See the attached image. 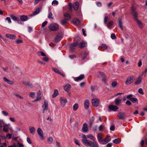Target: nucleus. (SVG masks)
<instances>
[{
	"mask_svg": "<svg viewBox=\"0 0 147 147\" xmlns=\"http://www.w3.org/2000/svg\"><path fill=\"white\" fill-rule=\"evenodd\" d=\"M131 13L134 19L137 23H138V13L136 11V7L133 5L131 9Z\"/></svg>",
	"mask_w": 147,
	"mask_h": 147,
	"instance_id": "nucleus-1",
	"label": "nucleus"
},
{
	"mask_svg": "<svg viewBox=\"0 0 147 147\" xmlns=\"http://www.w3.org/2000/svg\"><path fill=\"white\" fill-rule=\"evenodd\" d=\"M59 26L56 24H52L49 26V28L51 31H55L59 29Z\"/></svg>",
	"mask_w": 147,
	"mask_h": 147,
	"instance_id": "nucleus-2",
	"label": "nucleus"
},
{
	"mask_svg": "<svg viewBox=\"0 0 147 147\" xmlns=\"http://www.w3.org/2000/svg\"><path fill=\"white\" fill-rule=\"evenodd\" d=\"M82 142L85 146H88V145L91 141L87 139L85 135L82 134Z\"/></svg>",
	"mask_w": 147,
	"mask_h": 147,
	"instance_id": "nucleus-3",
	"label": "nucleus"
},
{
	"mask_svg": "<svg viewBox=\"0 0 147 147\" xmlns=\"http://www.w3.org/2000/svg\"><path fill=\"white\" fill-rule=\"evenodd\" d=\"M37 133L40 136V139L42 140H44V138L43 135V132L40 128H38L37 130Z\"/></svg>",
	"mask_w": 147,
	"mask_h": 147,
	"instance_id": "nucleus-4",
	"label": "nucleus"
},
{
	"mask_svg": "<svg viewBox=\"0 0 147 147\" xmlns=\"http://www.w3.org/2000/svg\"><path fill=\"white\" fill-rule=\"evenodd\" d=\"M147 72V68H146L145 71H142L141 74V76H138V84L141 83L142 80V76H145L146 75V73Z\"/></svg>",
	"mask_w": 147,
	"mask_h": 147,
	"instance_id": "nucleus-5",
	"label": "nucleus"
},
{
	"mask_svg": "<svg viewBox=\"0 0 147 147\" xmlns=\"http://www.w3.org/2000/svg\"><path fill=\"white\" fill-rule=\"evenodd\" d=\"M134 78L133 77H129L125 82V84L127 85L131 84L134 82Z\"/></svg>",
	"mask_w": 147,
	"mask_h": 147,
	"instance_id": "nucleus-6",
	"label": "nucleus"
},
{
	"mask_svg": "<svg viewBox=\"0 0 147 147\" xmlns=\"http://www.w3.org/2000/svg\"><path fill=\"white\" fill-rule=\"evenodd\" d=\"M59 100L62 106H65L66 103L67 102V99L62 97L60 98Z\"/></svg>",
	"mask_w": 147,
	"mask_h": 147,
	"instance_id": "nucleus-7",
	"label": "nucleus"
},
{
	"mask_svg": "<svg viewBox=\"0 0 147 147\" xmlns=\"http://www.w3.org/2000/svg\"><path fill=\"white\" fill-rule=\"evenodd\" d=\"M92 105L93 106L96 107L98 106L99 102V100L97 98H93L92 99Z\"/></svg>",
	"mask_w": 147,
	"mask_h": 147,
	"instance_id": "nucleus-8",
	"label": "nucleus"
},
{
	"mask_svg": "<svg viewBox=\"0 0 147 147\" xmlns=\"http://www.w3.org/2000/svg\"><path fill=\"white\" fill-rule=\"evenodd\" d=\"M109 109L110 111H116L118 109V107L115 105H110L109 107Z\"/></svg>",
	"mask_w": 147,
	"mask_h": 147,
	"instance_id": "nucleus-9",
	"label": "nucleus"
},
{
	"mask_svg": "<svg viewBox=\"0 0 147 147\" xmlns=\"http://www.w3.org/2000/svg\"><path fill=\"white\" fill-rule=\"evenodd\" d=\"M111 140V139L110 136H107L106 138L102 140V144H105L109 142Z\"/></svg>",
	"mask_w": 147,
	"mask_h": 147,
	"instance_id": "nucleus-10",
	"label": "nucleus"
},
{
	"mask_svg": "<svg viewBox=\"0 0 147 147\" xmlns=\"http://www.w3.org/2000/svg\"><path fill=\"white\" fill-rule=\"evenodd\" d=\"M82 131L84 133L87 132L88 131V125L86 123H84L83 125L82 128Z\"/></svg>",
	"mask_w": 147,
	"mask_h": 147,
	"instance_id": "nucleus-11",
	"label": "nucleus"
},
{
	"mask_svg": "<svg viewBox=\"0 0 147 147\" xmlns=\"http://www.w3.org/2000/svg\"><path fill=\"white\" fill-rule=\"evenodd\" d=\"M88 146H90L91 147H99L98 144L96 142H93L92 141L89 143Z\"/></svg>",
	"mask_w": 147,
	"mask_h": 147,
	"instance_id": "nucleus-12",
	"label": "nucleus"
},
{
	"mask_svg": "<svg viewBox=\"0 0 147 147\" xmlns=\"http://www.w3.org/2000/svg\"><path fill=\"white\" fill-rule=\"evenodd\" d=\"M62 37L63 35L61 33L57 35L55 38V41L56 42L59 41L62 39Z\"/></svg>",
	"mask_w": 147,
	"mask_h": 147,
	"instance_id": "nucleus-13",
	"label": "nucleus"
},
{
	"mask_svg": "<svg viewBox=\"0 0 147 147\" xmlns=\"http://www.w3.org/2000/svg\"><path fill=\"white\" fill-rule=\"evenodd\" d=\"M84 76L83 74L80 75L79 77L74 78V80L76 82L82 80L84 78Z\"/></svg>",
	"mask_w": 147,
	"mask_h": 147,
	"instance_id": "nucleus-14",
	"label": "nucleus"
},
{
	"mask_svg": "<svg viewBox=\"0 0 147 147\" xmlns=\"http://www.w3.org/2000/svg\"><path fill=\"white\" fill-rule=\"evenodd\" d=\"M53 70L54 71L55 73L61 75L62 76L64 77L65 76L64 74L62 72L59 71L58 69L53 67L52 68Z\"/></svg>",
	"mask_w": 147,
	"mask_h": 147,
	"instance_id": "nucleus-15",
	"label": "nucleus"
},
{
	"mask_svg": "<svg viewBox=\"0 0 147 147\" xmlns=\"http://www.w3.org/2000/svg\"><path fill=\"white\" fill-rule=\"evenodd\" d=\"M118 116L119 119H124L125 118V114L123 112H121L119 113Z\"/></svg>",
	"mask_w": 147,
	"mask_h": 147,
	"instance_id": "nucleus-16",
	"label": "nucleus"
},
{
	"mask_svg": "<svg viewBox=\"0 0 147 147\" xmlns=\"http://www.w3.org/2000/svg\"><path fill=\"white\" fill-rule=\"evenodd\" d=\"M29 129L30 133L32 134H34L35 132L36 129L35 128L33 127H29Z\"/></svg>",
	"mask_w": 147,
	"mask_h": 147,
	"instance_id": "nucleus-17",
	"label": "nucleus"
},
{
	"mask_svg": "<svg viewBox=\"0 0 147 147\" xmlns=\"http://www.w3.org/2000/svg\"><path fill=\"white\" fill-rule=\"evenodd\" d=\"M84 105L85 109H87L88 108L89 105V102L88 100L86 99L85 101Z\"/></svg>",
	"mask_w": 147,
	"mask_h": 147,
	"instance_id": "nucleus-18",
	"label": "nucleus"
},
{
	"mask_svg": "<svg viewBox=\"0 0 147 147\" xmlns=\"http://www.w3.org/2000/svg\"><path fill=\"white\" fill-rule=\"evenodd\" d=\"M6 37L12 39H14L16 38V36L14 34H7L5 35Z\"/></svg>",
	"mask_w": 147,
	"mask_h": 147,
	"instance_id": "nucleus-19",
	"label": "nucleus"
},
{
	"mask_svg": "<svg viewBox=\"0 0 147 147\" xmlns=\"http://www.w3.org/2000/svg\"><path fill=\"white\" fill-rule=\"evenodd\" d=\"M71 85L67 84L64 87V89L66 92H68L71 88Z\"/></svg>",
	"mask_w": 147,
	"mask_h": 147,
	"instance_id": "nucleus-20",
	"label": "nucleus"
},
{
	"mask_svg": "<svg viewBox=\"0 0 147 147\" xmlns=\"http://www.w3.org/2000/svg\"><path fill=\"white\" fill-rule=\"evenodd\" d=\"M79 6V4L78 2H76L74 3L73 5V7L75 10L77 11L78 10Z\"/></svg>",
	"mask_w": 147,
	"mask_h": 147,
	"instance_id": "nucleus-21",
	"label": "nucleus"
},
{
	"mask_svg": "<svg viewBox=\"0 0 147 147\" xmlns=\"http://www.w3.org/2000/svg\"><path fill=\"white\" fill-rule=\"evenodd\" d=\"M20 19L21 21L25 22L28 19V17L25 15H22L20 17Z\"/></svg>",
	"mask_w": 147,
	"mask_h": 147,
	"instance_id": "nucleus-22",
	"label": "nucleus"
},
{
	"mask_svg": "<svg viewBox=\"0 0 147 147\" xmlns=\"http://www.w3.org/2000/svg\"><path fill=\"white\" fill-rule=\"evenodd\" d=\"M40 9L38 7L36 9L35 11L33 12L32 16H35L38 14L40 12Z\"/></svg>",
	"mask_w": 147,
	"mask_h": 147,
	"instance_id": "nucleus-23",
	"label": "nucleus"
},
{
	"mask_svg": "<svg viewBox=\"0 0 147 147\" xmlns=\"http://www.w3.org/2000/svg\"><path fill=\"white\" fill-rule=\"evenodd\" d=\"M64 16L65 17V19L67 20H70L71 18V17L70 16V15L67 13H64Z\"/></svg>",
	"mask_w": 147,
	"mask_h": 147,
	"instance_id": "nucleus-24",
	"label": "nucleus"
},
{
	"mask_svg": "<svg viewBox=\"0 0 147 147\" xmlns=\"http://www.w3.org/2000/svg\"><path fill=\"white\" fill-rule=\"evenodd\" d=\"M3 78L4 80L8 84L11 85L13 84V82L12 81L8 80L5 77H4Z\"/></svg>",
	"mask_w": 147,
	"mask_h": 147,
	"instance_id": "nucleus-25",
	"label": "nucleus"
},
{
	"mask_svg": "<svg viewBox=\"0 0 147 147\" xmlns=\"http://www.w3.org/2000/svg\"><path fill=\"white\" fill-rule=\"evenodd\" d=\"M73 23L76 25H79L80 24V21L76 18H75L73 20Z\"/></svg>",
	"mask_w": 147,
	"mask_h": 147,
	"instance_id": "nucleus-26",
	"label": "nucleus"
},
{
	"mask_svg": "<svg viewBox=\"0 0 147 147\" xmlns=\"http://www.w3.org/2000/svg\"><path fill=\"white\" fill-rule=\"evenodd\" d=\"M87 138L90 139L93 141L95 140V138L91 134H89L87 135Z\"/></svg>",
	"mask_w": 147,
	"mask_h": 147,
	"instance_id": "nucleus-27",
	"label": "nucleus"
},
{
	"mask_svg": "<svg viewBox=\"0 0 147 147\" xmlns=\"http://www.w3.org/2000/svg\"><path fill=\"white\" fill-rule=\"evenodd\" d=\"M113 21H110L108 23L107 27L109 29H111L112 28V26L113 25Z\"/></svg>",
	"mask_w": 147,
	"mask_h": 147,
	"instance_id": "nucleus-28",
	"label": "nucleus"
},
{
	"mask_svg": "<svg viewBox=\"0 0 147 147\" xmlns=\"http://www.w3.org/2000/svg\"><path fill=\"white\" fill-rule=\"evenodd\" d=\"M86 45V43L84 42H80L78 44V47L80 48H82L84 47Z\"/></svg>",
	"mask_w": 147,
	"mask_h": 147,
	"instance_id": "nucleus-29",
	"label": "nucleus"
},
{
	"mask_svg": "<svg viewBox=\"0 0 147 147\" xmlns=\"http://www.w3.org/2000/svg\"><path fill=\"white\" fill-rule=\"evenodd\" d=\"M59 94L58 91L57 90L55 89L54 91V92L52 95V97L55 98Z\"/></svg>",
	"mask_w": 147,
	"mask_h": 147,
	"instance_id": "nucleus-30",
	"label": "nucleus"
},
{
	"mask_svg": "<svg viewBox=\"0 0 147 147\" xmlns=\"http://www.w3.org/2000/svg\"><path fill=\"white\" fill-rule=\"evenodd\" d=\"M82 59H85L87 57V54L86 53L82 52V53L81 55Z\"/></svg>",
	"mask_w": 147,
	"mask_h": 147,
	"instance_id": "nucleus-31",
	"label": "nucleus"
},
{
	"mask_svg": "<svg viewBox=\"0 0 147 147\" xmlns=\"http://www.w3.org/2000/svg\"><path fill=\"white\" fill-rule=\"evenodd\" d=\"M12 19L14 21H16L17 20L18 18L13 14H11L10 16Z\"/></svg>",
	"mask_w": 147,
	"mask_h": 147,
	"instance_id": "nucleus-32",
	"label": "nucleus"
},
{
	"mask_svg": "<svg viewBox=\"0 0 147 147\" xmlns=\"http://www.w3.org/2000/svg\"><path fill=\"white\" fill-rule=\"evenodd\" d=\"M118 20L119 24V27L121 29H122V30H123V28L122 26V21L120 19H119Z\"/></svg>",
	"mask_w": 147,
	"mask_h": 147,
	"instance_id": "nucleus-33",
	"label": "nucleus"
},
{
	"mask_svg": "<svg viewBox=\"0 0 147 147\" xmlns=\"http://www.w3.org/2000/svg\"><path fill=\"white\" fill-rule=\"evenodd\" d=\"M121 102V99H119L118 98H116L115 99V104L117 105H119Z\"/></svg>",
	"mask_w": 147,
	"mask_h": 147,
	"instance_id": "nucleus-34",
	"label": "nucleus"
},
{
	"mask_svg": "<svg viewBox=\"0 0 147 147\" xmlns=\"http://www.w3.org/2000/svg\"><path fill=\"white\" fill-rule=\"evenodd\" d=\"M78 105L77 103H75L73 106V110L75 111L78 108Z\"/></svg>",
	"mask_w": 147,
	"mask_h": 147,
	"instance_id": "nucleus-35",
	"label": "nucleus"
},
{
	"mask_svg": "<svg viewBox=\"0 0 147 147\" xmlns=\"http://www.w3.org/2000/svg\"><path fill=\"white\" fill-rule=\"evenodd\" d=\"M42 107L43 108L42 111V113H44L45 111H47L48 109V107H44V106H42Z\"/></svg>",
	"mask_w": 147,
	"mask_h": 147,
	"instance_id": "nucleus-36",
	"label": "nucleus"
},
{
	"mask_svg": "<svg viewBox=\"0 0 147 147\" xmlns=\"http://www.w3.org/2000/svg\"><path fill=\"white\" fill-rule=\"evenodd\" d=\"M44 107H48L49 106L48 102V101L46 100H45L44 102Z\"/></svg>",
	"mask_w": 147,
	"mask_h": 147,
	"instance_id": "nucleus-37",
	"label": "nucleus"
},
{
	"mask_svg": "<svg viewBox=\"0 0 147 147\" xmlns=\"http://www.w3.org/2000/svg\"><path fill=\"white\" fill-rule=\"evenodd\" d=\"M102 138L101 137L99 136H98V135L97 139H98L99 142L100 143V144H102Z\"/></svg>",
	"mask_w": 147,
	"mask_h": 147,
	"instance_id": "nucleus-38",
	"label": "nucleus"
},
{
	"mask_svg": "<svg viewBox=\"0 0 147 147\" xmlns=\"http://www.w3.org/2000/svg\"><path fill=\"white\" fill-rule=\"evenodd\" d=\"M41 95H37V98L34 101H33V102H35L36 101H37L39 100H40L41 99Z\"/></svg>",
	"mask_w": 147,
	"mask_h": 147,
	"instance_id": "nucleus-39",
	"label": "nucleus"
},
{
	"mask_svg": "<svg viewBox=\"0 0 147 147\" xmlns=\"http://www.w3.org/2000/svg\"><path fill=\"white\" fill-rule=\"evenodd\" d=\"M58 3V1L56 0H53L52 3V5H57Z\"/></svg>",
	"mask_w": 147,
	"mask_h": 147,
	"instance_id": "nucleus-40",
	"label": "nucleus"
},
{
	"mask_svg": "<svg viewBox=\"0 0 147 147\" xmlns=\"http://www.w3.org/2000/svg\"><path fill=\"white\" fill-rule=\"evenodd\" d=\"M53 140V138L51 137L47 139V141L50 144L51 143H52Z\"/></svg>",
	"mask_w": 147,
	"mask_h": 147,
	"instance_id": "nucleus-41",
	"label": "nucleus"
},
{
	"mask_svg": "<svg viewBox=\"0 0 147 147\" xmlns=\"http://www.w3.org/2000/svg\"><path fill=\"white\" fill-rule=\"evenodd\" d=\"M111 37L112 39H115L116 38V37L114 33H112L111 35Z\"/></svg>",
	"mask_w": 147,
	"mask_h": 147,
	"instance_id": "nucleus-42",
	"label": "nucleus"
},
{
	"mask_svg": "<svg viewBox=\"0 0 147 147\" xmlns=\"http://www.w3.org/2000/svg\"><path fill=\"white\" fill-rule=\"evenodd\" d=\"M138 99L137 98H130V100L133 102H137Z\"/></svg>",
	"mask_w": 147,
	"mask_h": 147,
	"instance_id": "nucleus-43",
	"label": "nucleus"
},
{
	"mask_svg": "<svg viewBox=\"0 0 147 147\" xmlns=\"http://www.w3.org/2000/svg\"><path fill=\"white\" fill-rule=\"evenodd\" d=\"M40 54L42 56H46L45 54L42 51L39 52L37 53V54L39 55Z\"/></svg>",
	"mask_w": 147,
	"mask_h": 147,
	"instance_id": "nucleus-44",
	"label": "nucleus"
},
{
	"mask_svg": "<svg viewBox=\"0 0 147 147\" xmlns=\"http://www.w3.org/2000/svg\"><path fill=\"white\" fill-rule=\"evenodd\" d=\"M143 25L142 24L141 22L138 20V27H139L140 28L142 29L143 28Z\"/></svg>",
	"mask_w": 147,
	"mask_h": 147,
	"instance_id": "nucleus-45",
	"label": "nucleus"
},
{
	"mask_svg": "<svg viewBox=\"0 0 147 147\" xmlns=\"http://www.w3.org/2000/svg\"><path fill=\"white\" fill-rule=\"evenodd\" d=\"M2 114L5 116H7L8 115V113L6 111H2Z\"/></svg>",
	"mask_w": 147,
	"mask_h": 147,
	"instance_id": "nucleus-46",
	"label": "nucleus"
},
{
	"mask_svg": "<svg viewBox=\"0 0 147 147\" xmlns=\"http://www.w3.org/2000/svg\"><path fill=\"white\" fill-rule=\"evenodd\" d=\"M67 20L65 19L64 20H62L61 22V25H64L67 22Z\"/></svg>",
	"mask_w": 147,
	"mask_h": 147,
	"instance_id": "nucleus-47",
	"label": "nucleus"
},
{
	"mask_svg": "<svg viewBox=\"0 0 147 147\" xmlns=\"http://www.w3.org/2000/svg\"><path fill=\"white\" fill-rule=\"evenodd\" d=\"M30 96L32 98H34L35 96V93L34 92H30Z\"/></svg>",
	"mask_w": 147,
	"mask_h": 147,
	"instance_id": "nucleus-48",
	"label": "nucleus"
},
{
	"mask_svg": "<svg viewBox=\"0 0 147 147\" xmlns=\"http://www.w3.org/2000/svg\"><path fill=\"white\" fill-rule=\"evenodd\" d=\"M113 142L115 144H118L120 142L117 139H115L113 141Z\"/></svg>",
	"mask_w": 147,
	"mask_h": 147,
	"instance_id": "nucleus-49",
	"label": "nucleus"
},
{
	"mask_svg": "<svg viewBox=\"0 0 147 147\" xmlns=\"http://www.w3.org/2000/svg\"><path fill=\"white\" fill-rule=\"evenodd\" d=\"M138 93L141 95H143L144 93L142 89L141 88H140L138 89Z\"/></svg>",
	"mask_w": 147,
	"mask_h": 147,
	"instance_id": "nucleus-50",
	"label": "nucleus"
},
{
	"mask_svg": "<svg viewBox=\"0 0 147 147\" xmlns=\"http://www.w3.org/2000/svg\"><path fill=\"white\" fill-rule=\"evenodd\" d=\"M71 45V46H73L75 47L77 45H78V43L77 42H75L72 44Z\"/></svg>",
	"mask_w": 147,
	"mask_h": 147,
	"instance_id": "nucleus-51",
	"label": "nucleus"
},
{
	"mask_svg": "<svg viewBox=\"0 0 147 147\" xmlns=\"http://www.w3.org/2000/svg\"><path fill=\"white\" fill-rule=\"evenodd\" d=\"M53 14L51 12H49V15L48 16V18L49 19H53V18L52 17Z\"/></svg>",
	"mask_w": 147,
	"mask_h": 147,
	"instance_id": "nucleus-52",
	"label": "nucleus"
},
{
	"mask_svg": "<svg viewBox=\"0 0 147 147\" xmlns=\"http://www.w3.org/2000/svg\"><path fill=\"white\" fill-rule=\"evenodd\" d=\"M74 142H75V143L76 144V145H78L79 146H80V142H79V141L78 140L75 139L74 140Z\"/></svg>",
	"mask_w": 147,
	"mask_h": 147,
	"instance_id": "nucleus-53",
	"label": "nucleus"
},
{
	"mask_svg": "<svg viewBox=\"0 0 147 147\" xmlns=\"http://www.w3.org/2000/svg\"><path fill=\"white\" fill-rule=\"evenodd\" d=\"M101 47L102 48H103L105 49H107V46L105 44H102L101 45Z\"/></svg>",
	"mask_w": 147,
	"mask_h": 147,
	"instance_id": "nucleus-54",
	"label": "nucleus"
},
{
	"mask_svg": "<svg viewBox=\"0 0 147 147\" xmlns=\"http://www.w3.org/2000/svg\"><path fill=\"white\" fill-rule=\"evenodd\" d=\"M111 85L113 87H115L117 85V82H112Z\"/></svg>",
	"mask_w": 147,
	"mask_h": 147,
	"instance_id": "nucleus-55",
	"label": "nucleus"
},
{
	"mask_svg": "<svg viewBox=\"0 0 147 147\" xmlns=\"http://www.w3.org/2000/svg\"><path fill=\"white\" fill-rule=\"evenodd\" d=\"M100 75L103 78L105 77V75L104 73L101 72H98Z\"/></svg>",
	"mask_w": 147,
	"mask_h": 147,
	"instance_id": "nucleus-56",
	"label": "nucleus"
},
{
	"mask_svg": "<svg viewBox=\"0 0 147 147\" xmlns=\"http://www.w3.org/2000/svg\"><path fill=\"white\" fill-rule=\"evenodd\" d=\"M6 20L8 22L9 24L11 23V19L9 17H7L6 19Z\"/></svg>",
	"mask_w": 147,
	"mask_h": 147,
	"instance_id": "nucleus-57",
	"label": "nucleus"
},
{
	"mask_svg": "<svg viewBox=\"0 0 147 147\" xmlns=\"http://www.w3.org/2000/svg\"><path fill=\"white\" fill-rule=\"evenodd\" d=\"M42 59L45 62H47L49 60L48 58L47 57H43L42 58Z\"/></svg>",
	"mask_w": 147,
	"mask_h": 147,
	"instance_id": "nucleus-58",
	"label": "nucleus"
},
{
	"mask_svg": "<svg viewBox=\"0 0 147 147\" xmlns=\"http://www.w3.org/2000/svg\"><path fill=\"white\" fill-rule=\"evenodd\" d=\"M16 42L17 44H19L22 43V41L20 39H18L16 41Z\"/></svg>",
	"mask_w": 147,
	"mask_h": 147,
	"instance_id": "nucleus-59",
	"label": "nucleus"
},
{
	"mask_svg": "<svg viewBox=\"0 0 147 147\" xmlns=\"http://www.w3.org/2000/svg\"><path fill=\"white\" fill-rule=\"evenodd\" d=\"M108 20V17L107 16H105L104 18V23L105 24H106L107 23V22Z\"/></svg>",
	"mask_w": 147,
	"mask_h": 147,
	"instance_id": "nucleus-60",
	"label": "nucleus"
},
{
	"mask_svg": "<svg viewBox=\"0 0 147 147\" xmlns=\"http://www.w3.org/2000/svg\"><path fill=\"white\" fill-rule=\"evenodd\" d=\"M132 96V95L131 94H130L129 95H127L126 96V97L127 99H129L130 100V98H132L131 97Z\"/></svg>",
	"mask_w": 147,
	"mask_h": 147,
	"instance_id": "nucleus-61",
	"label": "nucleus"
},
{
	"mask_svg": "<svg viewBox=\"0 0 147 147\" xmlns=\"http://www.w3.org/2000/svg\"><path fill=\"white\" fill-rule=\"evenodd\" d=\"M47 21H45L43 22L42 24V27H44L45 25H47Z\"/></svg>",
	"mask_w": 147,
	"mask_h": 147,
	"instance_id": "nucleus-62",
	"label": "nucleus"
},
{
	"mask_svg": "<svg viewBox=\"0 0 147 147\" xmlns=\"http://www.w3.org/2000/svg\"><path fill=\"white\" fill-rule=\"evenodd\" d=\"M125 103L128 106H130L131 105V102L128 100Z\"/></svg>",
	"mask_w": 147,
	"mask_h": 147,
	"instance_id": "nucleus-63",
	"label": "nucleus"
},
{
	"mask_svg": "<svg viewBox=\"0 0 147 147\" xmlns=\"http://www.w3.org/2000/svg\"><path fill=\"white\" fill-rule=\"evenodd\" d=\"M9 120L12 122H14L15 121V119L13 117H10L9 118Z\"/></svg>",
	"mask_w": 147,
	"mask_h": 147,
	"instance_id": "nucleus-64",
	"label": "nucleus"
}]
</instances>
